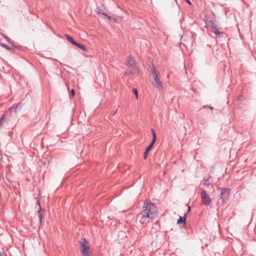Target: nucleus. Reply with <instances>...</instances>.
<instances>
[{
    "mask_svg": "<svg viewBox=\"0 0 256 256\" xmlns=\"http://www.w3.org/2000/svg\"><path fill=\"white\" fill-rule=\"evenodd\" d=\"M208 108H210V110H213L214 108L212 106H208Z\"/></svg>",
    "mask_w": 256,
    "mask_h": 256,
    "instance_id": "obj_28",
    "label": "nucleus"
},
{
    "mask_svg": "<svg viewBox=\"0 0 256 256\" xmlns=\"http://www.w3.org/2000/svg\"><path fill=\"white\" fill-rule=\"evenodd\" d=\"M38 216L39 219H40V224L42 222V214L41 213V210L40 209L38 212Z\"/></svg>",
    "mask_w": 256,
    "mask_h": 256,
    "instance_id": "obj_14",
    "label": "nucleus"
},
{
    "mask_svg": "<svg viewBox=\"0 0 256 256\" xmlns=\"http://www.w3.org/2000/svg\"><path fill=\"white\" fill-rule=\"evenodd\" d=\"M96 12L98 14H102L104 16H107V14H105V12H104V11L102 10L100 8H98L97 10H96Z\"/></svg>",
    "mask_w": 256,
    "mask_h": 256,
    "instance_id": "obj_11",
    "label": "nucleus"
},
{
    "mask_svg": "<svg viewBox=\"0 0 256 256\" xmlns=\"http://www.w3.org/2000/svg\"><path fill=\"white\" fill-rule=\"evenodd\" d=\"M152 76L153 81L152 82V84L153 86L158 90H162L163 89V86L162 82L160 80V76H159V72L154 68L152 65Z\"/></svg>",
    "mask_w": 256,
    "mask_h": 256,
    "instance_id": "obj_2",
    "label": "nucleus"
},
{
    "mask_svg": "<svg viewBox=\"0 0 256 256\" xmlns=\"http://www.w3.org/2000/svg\"><path fill=\"white\" fill-rule=\"evenodd\" d=\"M75 95V91L74 89H72L70 91V98H71L74 97Z\"/></svg>",
    "mask_w": 256,
    "mask_h": 256,
    "instance_id": "obj_17",
    "label": "nucleus"
},
{
    "mask_svg": "<svg viewBox=\"0 0 256 256\" xmlns=\"http://www.w3.org/2000/svg\"><path fill=\"white\" fill-rule=\"evenodd\" d=\"M151 132L152 136V140L150 143V144L149 145L150 146H154V144L155 143L156 140V135L155 132V131L153 129H151Z\"/></svg>",
    "mask_w": 256,
    "mask_h": 256,
    "instance_id": "obj_6",
    "label": "nucleus"
},
{
    "mask_svg": "<svg viewBox=\"0 0 256 256\" xmlns=\"http://www.w3.org/2000/svg\"><path fill=\"white\" fill-rule=\"evenodd\" d=\"M190 207L188 206V212H190Z\"/></svg>",
    "mask_w": 256,
    "mask_h": 256,
    "instance_id": "obj_30",
    "label": "nucleus"
},
{
    "mask_svg": "<svg viewBox=\"0 0 256 256\" xmlns=\"http://www.w3.org/2000/svg\"><path fill=\"white\" fill-rule=\"evenodd\" d=\"M0 46L5 48L6 49L8 50H12V48H10L9 46H8L6 44H3L2 42H0Z\"/></svg>",
    "mask_w": 256,
    "mask_h": 256,
    "instance_id": "obj_13",
    "label": "nucleus"
},
{
    "mask_svg": "<svg viewBox=\"0 0 256 256\" xmlns=\"http://www.w3.org/2000/svg\"><path fill=\"white\" fill-rule=\"evenodd\" d=\"M127 62L129 64V65L130 66H132V68H134L135 66V60L131 56H130V58H128Z\"/></svg>",
    "mask_w": 256,
    "mask_h": 256,
    "instance_id": "obj_7",
    "label": "nucleus"
},
{
    "mask_svg": "<svg viewBox=\"0 0 256 256\" xmlns=\"http://www.w3.org/2000/svg\"><path fill=\"white\" fill-rule=\"evenodd\" d=\"M108 19L110 20H111V17L110 16H108V14H107V16H106Z\"/></svg>",
    "mask_w": 256,
    "mask_h": 256,
    "instance_id": "obj_29",
    "label": "nucleus"
},
{
    "mask_svg": "<svg viewBox=\"0 0 256 256\" xmlns=\"http://www.w3.org/2000/svg\"><path fill=\"white\" fill-rule=\"evenodd\" d=\"M132 92L135 95L136 99L138 100V92L136 88H133Z\"/></svg>",
    "mask_w": 256,
    "mask_h": 256,
    "instance_id": "obj_15",
    "label": "nucleus"
},
{
    "mask_svg": "<svg viewBox=\"0 0 256 256\" xmlns=\"http://www.w3.org/2000/svg\"><path fill=\"white\" fill-rule=\"evenodd\" d=\"M4 38L9 42L13 44V42L6 36L4 35Z\"/></svg>",
    "mask_w": 256,
    "mask_h": 256,
    "instance_id": "obj_16",
    "label": "nucleus"
},
{
    "mask_svg": "<svg viewBox=\"0 0 256 256\" xmlns=\"http://www.w3.org/2000/svg\"><path fill=\"white\" fill-rule=\"evenodd\" d=\"M221 199H222V202L224 200V199L223 198L222 196L221 197Z\"/></svg>",
    "mask_w": 256,
    "mask_h": 256,
    "instance_id": "obj_32",
    "label": "nucleus"
},
{
    "mask_svg": "<svg viewBox=\"0 0 256 256\" xmlns=\"http://www.w3.org/2000/svg\"><path fill=\"white\" fill-rule=\"evenodd\" d=\"M152 146H149L146 148V150H145V152H144V159H146L147 158V156H148V152L150 150V149L152 148Z\"/></svg>",
    "mask_w": 256,
    "mask_h": 256,
    "instance_id": "obj_10",
    "label": "nucleus"
},
{
    "mask_svg": "<svg viewBox=\"0 0 256 256\" xmlns=\"http://www.w3.org/2000/svg\"><path fill=\"white\" fill-rule=\"evenodd\" d=\"M0 256H6V254L4 252L0 253Z\"/></svg>",
    "mask_w": 256,
    "mask_h": 256,
    "instance_id": "obj_24",
    "label": "nucleus"
},
{
    "mask_svg": "<svg viewBox=\"0 0 256 256\" xmlns=\"http://www.w3.org/2000/svg\"><path fill=\"white\" fill-rule=\"evenodd\" d=\"M116 111H115V112L112 114V115H114V114H115L116 113Z\"/></svg>",
    "mask_w": 256,
    "mask_h": 256,
    "instance_id": "obj_31",
    "label": "nucleus"
},
{
    "mask_svg": "<svg viewBox=\"0 0 256 256\" xmlns=\"http://www.w3.org/2000/svg\"><path fill=\"white\" fill-rule=\"evenodd\" d=\"M188 4H191V2L189 0H185Z\"/></svg>",
    "mask_w": 256,
    "mask_h": 256,
    "instance_id": "obj_27",
    "label": "nucleus"
},
{
    "mask_svg": "<svg viewBox=\"0 0 256 256\" xmlns=\"http://www.w3.org/2000/svg\"><path fill=\"white\" fill-rule=\"evenodd\" d=\"M4 124V121L2 120H0V127L2 126V125Z\"/></svg>",
    "mask_w": 256,
    "mask_h": 256,
    "instance_id": "obj_22",
    "label": "nucleus"
},
{
    "mask_svg": "<svg viewBox=\"0 0 256 256\" xmlns=\"http://www.w3.org/2000/svg\"><path fill=\"white\" fill-rule=\"evenodd\" d=\"M201 196L202 202L205 206H210L212 204V200L210 196L206 194L205 190H203L201 192Z\"/></svg>",
    "mask_w": 256,
    "mask_h": 256,
    "instance_id": "obj_4",
    "label": "nucleus"
},
{
    "mask_svg": "<svg viewBox=\"0 0 256 256\" xmlns=\"http://www.w3.org/2000/svg\"><path fill=\"white\" fill-rule=\"evenodd\" d=\"M208 106H208V105H204V106H203V108H208Z\"/></svg>",
    "mask_w": 256,
    "mask_h": 256,
    "instance_id": "obj_26",
    "label": "nucleus"
},
{
    "mask_svg": "<svg viewBox=\"0 0 256 256\" xmlns=\"http://www.w3.org/2000/svg\"><path fill=\"white\" fill-rule=\"evenodd\" d=\"M78 48L84 52H86V50H87V49L86 48L84 44H80Z\"/></svg>",
    "mask_w": 256,
    "mask_h": 256,
    "instance_id": "obj_12",
    "label": "nucleus"
},
{
    "mask_svg": "<svg viewBox=\"0 0 256 256\" xmlns=\"http://www.w3.org/2000/svg\"><path fill=\"white\" fill-rule=\"evenodd\" d=\"M203 184H204V185L206 186H209L210 184L208 182V180H204Z\"/></svg>",
    "mask_w": 256,
    "mask_h": 256,
    "instance_id": "obj_19",
    "label": "nucleus"
},
{
    "mask_svg": "<svg viewBox=\"0 0 256 256\" xmlns=\"http://www.w3.org/2000/svg\"><path fill=\"white\" fill-rule=\"evenodd\" d=\"M20 106V108H21V106H20V104H14L12 106L8 108V111L11 112H16V110Z\"/></svg>",
    "mask_w": 256,
    "mask_h": 256,
    "instance_id": "obj_5",
    "label": "nucleus"
},
{
    "mask_svg": "<svg viewBox=\"0 0 256 256\" xmlns=\"http://www.w3.org/2000/svg\"><path fill=\"white\" fill-rule=\"evenodd\" d=\"M222 50H220V49H216V52H215V54L217 55V56H218L220 53H222Z\"/></svg>",
    "mask_w": 256,
    "mask_h": 256,
    "instance_id": "obj_18",
    "label": "nucleus"
},
{
    "mask_svg": "<svg viewBox=\"0 0 256 256\" xmlns=\"http://www.w3.org/2000/svg\"><path fill=\"white\" fill-rule=\"evenodd\" d=\"M64 36L68 42H70L72 44H73V43L74 42V40L72 36H70L68 34H66Z\"/></svg>",
    "mask_w": 256,
    "mask_h": 256,
    "instance_id": "obj_8",
    "label": "nucleus"
},
{
    "mask_svg": "<svg viewBox=\"0 0 256 256\" xmlns=\"http://www.w3.org/2000/svg\"><path fill=\"white\" fill-rule=\"evenodd\" d=\"M186 216H180V218L178 220L177 223L178 224H181V223H186Z\"/></svg>",
    "mask_w": 256,
    "mask_h": 256,
    "instance_id": "obj_9",
    "label": "nucleus"
},
{
    "mask_svg": "<svg viewBox=\"0 0 256 256\" xmlns=\"http://www.w3.org/2000/svg\"><path fill=\"white\" fill-rule=\"evenodd\" d=\"M4 118H5L4 114H2L0 120H2L4 121Z\"/></svg>",
    "mask_w": 256,
    "mask_h": 256,
    "instance_id": "obj_23",
    "label": "nucleus"
},
{
    "mask_svg": "<svg viewBox=\"0 0 256 256\" xmlns=\"http://www.w3.org/2000/svg\"><path fill=\"white\" fill-rule=\"evenodd\" d=\"M80 244L82 248L83 256H90L88 254L90 247L88 246V242L85 239H84L80 242Z\"/></svg>",
    "mask_w": 256,
    "mask_h": 256,
    "instance_id": "obj_3",
    "label": "nucleus"
},
{
    "mask_svg": "<svg viewBox=\"0 0 256 256\" xmlns=\"http://www.w3.org/2000/svg\"><path fill=\"white\" fill-rule=\"evenodd\" d=\"M157 216V208L153 203H148L142 208V210L136 216V220L140 224H147Z\"/></svg>",
    "mask_w": 256,
    "mask_h": 256,
    "instance_id": "obj_1",
    "label": "nucleus"
},
{
    "mask_svg": "<svg viewBox=\"0 0 256 256\" xmlns=\"http://www.w3.org/2000/svg\"><path fill=\"white\" fill-rule=\"evenodd\" d=\"M80 43L77 42L74 40V42L73 43V45L75 46H76L78 47V46Z\"/></svg>",
    "mask_w": 256,
    "mask_h": 256,
    "instance_id": "obj_20",
    "label": "nucleus"
},
{
    "mask_svg": "<svg viewBox=\"0 0 256 256\" xmlns=\"http://www.w3.org/2000/svg\"><path fill=\"white\" fill-rule=\"evenodd\" d=\"M224 190H225V194H226L227 192H228V191H229V190H228V188H225Z\"/></svg>",
    "mask_w": 256,
    "mask_h": 256,
    "instance_id": "obj_25",
    "label": "nucleus"
},
{
    "mask_svg": "<svg viewBox=\"0 0 256 256\" xmlns=\"http://www.w3.org/2000/svg\"><path fill=\"white\" fill-rule=\"evenodd\" d=\"M221 190V194H222V196L224 194V188H220Z\"/></svg>",
    "mask_w": 256,
    "mask_h": 256,
    "instance_id": "obj_21",
    "label": "nucleus"
}]
</instances>
